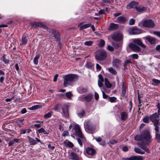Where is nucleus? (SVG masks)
<instances>
[{"instance_id":"423d86ee","label":"nucleus","mask_w":160,"mask_h":160,"mask_svg":"<svg viewBox=\"0 0 160 160\" xmlns=\"http://www.w3.org/2000/svg\"><path fill=\"white\" fill-rule=\"evenodd\" d=\"M62 113L63 117L65 118L69 117V114L68 111V106L67 105H64L62 107Z\"/></svg>"},{"instance_id":"864d4df0","label":"nucleus","mask_w":160,"mask_h":160,"mask_svg":"<svg viewBox=\"0 0 160 160\" xmlns=\"http://www.w3.org/2000/svg\"><path fill=\"white\" fill-rule=\"evenodd\" d=\"M126 93V88L124 87V85H122V94L124 96Z\"/></svg>"},{"instance_id":"09e8293b","label":"nucleus","mask_w":160,"mask_h":160,"mask_svg":"<svg viewBox=\"0 0 160 160\" xmlns=\"http://www.w3.org/2000/svg\"><path fill=\"white\" fill-rule=\"evenodd\" d=\"M109 101L111 102H114L116 99V98L114 97H110L109 98Z\"/></svg>"},{"instance_id":"20e7f679","label":"nucleus","mask_w":160,"mask_h":160,"mask_svg":"<svg viewBox=\"0 0 160 160\" xmlns=\"http://www.w3.org/2000/svg\"><path fill=\"white\" fill-rule=\"evenodd\" d=\"M84 126L85 128L89 131H93L96 129V126L90 120L85 122Z\"/></svg>"},{"instance_id":"e433bc0d","label":"nucleus","mask_w":160,"mask_h":160,"mask_svg":"<svg viewBox=\"0 0 160 160\" xmlns=\"http://www.w3.org/2000/svg\"><path fill=\"white\" fill-rule=\"evenodd\" d=\"M132 62L130 60H126L124 63V67L125 69H127L126 67L129 65V63H131Z\"/></svg>"},{"instance_id":"473e14b6","label":"nucleus","mask_w":160,"mask_h":160,"mask_svg":"<svg viewBox=\"0 0 160 160\" xmlns=\"http://www.w3.org/2000/svg\"><path fill=\"white\" fill-rule=\"evenodd\" d=\"M91 26V23L85 24L83 25L80 26V28L81 29L83 30V29H85L89 27H90Z\"/></svg>"},{"instance_id":"cd10ccee","label":"nucleus","mask_w":160,"mask_h":160,"mask_svg":"<svg viewBox=\"0 0 160 160\" xmlns=\"http://www.w3.org/2000/svg\"><path fill=\"white\" fill-rule=\"evenodd\" d=\"M146 8L143 6H140L136 7V10L138 12H142L146 10Z\"/></svg>"},{"instance_id":"052dcab7","label":"nucleus","mask_w":160,"mask_h":160,"mask_svg":"<svg viewBox=\"0 0 160 160\" xmlns=\"http://www.w3.org/2000/svg\"><path fill=\"white\" fill-rule=\"evenodd\" d=\"M67 145L69 147L71 148H72L73 146V144L70 142H69L67 143Z\"/></svg>"},{"instance_id":"f3484780","label":"nucleus","mask_w":160,"mask_h":160,"mask_svg":"<svg viewBox=\"0 0 160 160\" xmlns=\"http://www.w3.org/2000/svg\"><path fill=\"white\" fill-rule=\"evenodd\" d=\"M68 158L72 160H80V158L78 155L73 152L70 153L68 156Z\"/></svg>"},{"instance_id":"69168bd1","label":"nucleus","mask_w":160,"mask_h":160,"mask_svg":"<svg viewBox=\"0 0 160 160\" xmlns=\"http://www.w3.org/2000/svg\"><path fill=\"white\" fill-rule=\"evenodd\" d=\"M103 97L104 98H107L108 97V96L103 91H102Z\"/></svg>"},{"instance_id":"4d7b16f0","label":"nucleus","mask_w":160,"mask_h":160,"mask_svg":"<svg viewBox=\"0 0 160 160\" xmlns=\"http://www.w3.org/2000/svg\"><path fill=\"white\" fill-rule=\"evenodd\" d=\"M94 96L95 100H97L99 98V95L96 92H95Z\"/></svg>"},{"instance_id":"f03ea898","label":"nucleus","mask_w":160,"mask_h":160,"mask_svg":"<svg viewBox=\"0 0 160 160\" xmlns=\"http://www.w3.org/2000/svg\"><path fill=\"white\" fill-rule=\"evenodd\" d=\"M63 78V85L65 87H66L71 82L76 80L78 78V76L75 74H69L64 76Z\"/></svg>"},{"instance_id":"72a5a7b5","label":"nucleus","mask_w":160,"mask_h":160,"mask_svg":"<svg viewBox=\"0 0 160 160\" xmlns=\"http://www.w3.org/2000/svg\"><path fill=\"white\" fill-rule=\"evenodd\" d=\"M109 72L114 75H116L117 72L116 71L112 68H108Z\"/></svg>"},{"instance_id":"7ed1b4c3","label":"nucleus","mask_w":160,"mask_h":160,"mask_svg":"<svg viewBox=\"0 0 160 160\" xmlns=\"http://www.w3.org/2000/svg\"><path fill=\"white\" fill-rule=\"evenodd\" d=\"M107 53L106 52L103 50H98L96 52V54L95 57L96 59L102 61L106 58Z\"/></svg>"},{"instance_id":"f257e3e1","label":"nucleus","mask_w":160,"mask_h":160,"mask_svg":"<svg viewBox=\"0 0 160 160\" xmlns=\"http://www.w3.org/2000/svg\"><path fill=\"white\" fill-rule=\"evenodd\" d=\"M152 139L149 132L145 131L143 133V137L142 142H138V146L148 153H150V151L146 145H149L152 142Z\"/></svg>"},{"instance_id":"3c124183","label":"nucleus","mask_w":160,"mask_h":160,"mask_svg":"<svg viewBox=\"0 0 160 160\" xmlns=\"http://www.w3.org/2000/svg\"><path fill=\"white\" fill-rule=\"evenodd\" d=\"M135 22V19L132 18L130 19L129 21V24L130 25H133Z\"/></svg>"},{"instance_id":"2eb2a0df","label":"nucleus","mask_w":160,"mask_h":160,"mask_svg":"<svg viewBox=\"0 0 160 160\" xmlns=\"http://www.w3.org/2000/svg\"><path fill=\"white\" fill-rule=\"evenodd\" d=\"M138 4V3L136 2L133 1L130 2L127 6V8L128 9L131 8H135L136 9Z\"/></svg>"},{"instance_id":"49530a36","label":"nucleus","mask_w":160,"mask_h":160,"mask_svg":"<svg viewBox=\"0 0 160 160\" xmlns=\"http://www.w3.org/2000/svg\"><path fill=\"white\" fill-rule=\"evenodd\" d=\"M66 96L68 99L71 98L72 96V94L70 92H67L65 93Z\"/></svg>"},{"instance_id":"c03bdc74","label":"nucleus","mask_w":160,"mask_h":160,"mask_svg":"<svg viewBox=\"0 0 160 160\" xmlns=\"http://www.w3.org/2000/svg\"><path fill=\"white\" fill-rule=\"evenodd\" d=\"M61 105L59 104H56L54 106V108L53 109L55 111H57L58 110V109H59V108L60 107Z\"/></svg>"},{"instance_id":"4c0bfd02","label":"nucleus","mask_w":160,"mask_h":160,"mask_svg":"<svg viewBox=\"0 0 160 160\" xmlns=\"http://www.w3.org/2000/svg\"><path fill=\"white\" fill-rule=\"evenodd\" d=\"M52 112L51 111L50 112H48V113L46 114L44 116V118H50L52 116Z\"/></svg>"},{"instance_id":"a19ab883","label":"nucleus","mask_w":160,"mask_h":160,"mask_svg":"<svg viewBox=\"0 0 160 160\" xmlns=\"http://www.w3.org/2000/svg\"><path fill=\"white\" fill-rule=\"evenodd\" d=\"M112 44L113 46L114 47V48H117L119 47L121 44V43L120 42L119 43H114V42H112Z\"/></svg>"},{"instance_id":"b1692460","label":"nucleus","mask_w":160,"mask_h":160,"mask_svg":"<svg viewBox=\"0 0 160 160\" xmlns=\"http://www.w3.org/2000/svg\"><path fill=\"white\" fill-rule=\"evenodd\" d=\"M32 24V26L35 25L36 26H38L41 27H43L46 28H47V27L46 26V25L45 24H42L40 22H33Z\"/></svg>"},{"instance_id":"dca6fc26","label":"nucleus","mask_w":160,"mask_h":160,"mask_svg":"<svg viewBox=\"0 0 160 160\" xmlns=\"http://www.w3.org/2000/svg\"><path fill=\"white\" fill-rule=\"evenodd\" d=\"M121 61L118 59H114L112 61V64L113 67L116 68L119 67L121 63Z\"/></svg>"},{"instance_id":"f704fd0d","label":"nucleus","mask_w":160,"mask_h":160,"mask_svg":"<svg viewBox=\"0 0 160 160\" xmlns=\"http://www.w3.org/2000/svg\"><path fill=\"white\" fill-rule=\"evenodd\" d=\"M109 27L111 29H116L118 28V25L114 23H111Z\"/></svg>"},{"instance_id":"c85d7f7f","label":"nucleus","mask_w":160,"mask_h":160,"mask_svg":"<svg viewBox=\"0 0 160 160\" xmlns=\"http://www.w3.org/2000/svg\"><path fill=\"white\" fill-rule=\"evenodd\" d=\"M104 81L106 87L108 88H111L112 86V84L108 80V79L106 78H105Z\"/></svg>"},{"instance_id":"8fccbe9b","label":"nucleus","mask_w":160,"mask_h":160,"mask_svg":"<svg viewBox=\"0 0 160 160\" xmlns=\"http://www.w3.org/2000/svg\"><path fill=\"white\" fill-rule=\"evenodd\" d=\"M149 117L146 116L143 118V121L145 123H148L149 121Z\"/></svg>"},{"instance_id":"aec40b11","label":"nucleus","mask_w":160,"mask_h":160,"mask_svg":"<svg viewBox=\"0 0 160 160\" xmlns=\"http://www.w3.org/2000/svg\"><path fill=\"white\" fill-rule=\"evenodd\" d=\"M22 43L20 44L25 45L28 42V39H27V36L26 34H24L22 36L21 40Z\"/></svg>"},{"instance_id":"5701e85b","label":"nucleus","mask_w":160,"mask_h":160,"mask_svg":"<svg viewBox=\"0 0 160 160\" xmlns=\"http://www.w3.org/2000/svg\"><path fill=\"white\" fill-rule=\"evenodd\" d=\"M145 38L151 44H153L155 43L156 40L154 38L149 36H147Z\"/></svg>"},{"instance_id":"338daca9","label":"nucleus","mask_w":160,"mask_h":160,"mask_svg":"<svg viewBox=\"0 0 160 160\" xmlns=\"http://www.w3.org/2000/svg\"><path fill=\"white\" fill-rule=\"evenodd\" d=\"M48 147L51 150H53L55 148V147L52 146L50 144H49L48 145Z\"/></svg>"},{"instance_id":"a878e982","label":"nucleus","mask_w":160,"mask_h":160,"mask_svg":"<svg viewBox=\"0 0 160 160\" xmlns=\"http://www.w3.org/2000/svg\"><path fill=\"white\" fill-rule=\"evenodd\" d=\"M128 115L127 112H122L121 115V119L122 120L124 121L128 118Z\"/></svg>"},{"instance_id":"a211bd4d","label":"nucleus","mask_w":160,"mask_h":160,"mask_svg":"<svg viewBox=\"0 0 160 160\" xmlns=\"http://www.w3.org/2000/svg\"><path fill=\"white\" fill-rule=\"evenodd\" d=\"M86 150L87 153L91 156H93L95 153V149L91 148L88 147L86 148Z\"/></svg>"},{"instance_id":"bb28decb","label":"nucleus","mask_w":160,"mask_h":160,"mask_svg":"<svg viewBox=\"0 0 160 160\" xmlns=\"http://www.w3.org/2000/svg\"><path fill=\"white\" fill-rule=\"evenodd\" d=\"M135 152L138 154H145V152L142 151L140 149L138 148H134Z\"/></svg>"},{"instance_id":"ea45409f","label":"nucleus","mask_w":160,"mask_h":160,"mask_svg":"<svg viewBox=\"0 0 160 160\" xmlns=\"http://www.w3.org/2000/svg\"><path fill=\"white\" fill-rule=\"evenodd\" d=\"M155 139L158 142H160V134L159 133H155Z\"/></svg>"},{"instance_id":"6e6552de","label":"nucleus","mask_w":160,"mask_h":160,"mask_svg":"<svg viewBox=\"0 0 160 160\" xmlns=\"http://www.w3.org/2000/svg\"><path fill=\"white\" fill-rule=\"evenodd\" d=\"M129 33L132 34H138L142 33V30L139 29L137 27H133L129 29L128 30Z\"/></svg>"},{"instance_id":"1a4fd4ad","label":"nucleus","mask_w":160,"mask_h":160,"mask_svg":"<svg viewBox=\"0 0 160 160\" xmlns=\"http://www.w3.org/2000/svg\"><path fill=\"white\" fill-rule=\"evenodd\" d=\"M112 38L116 41H120L122 38V34L118 32L114 33L112 36Z\"/></svg>"},{"instance_id":"4be33fe9","label":"nucleus","mask_w":160,"mask_h":160,"mask_svg":"<svg viewBox=\"0 0 160 160\" xmlns=\"http://www.w3.org/2000/svg\"><path fill=\"white\" fill-rule=\"evenodd\" d=\"M93 97V95L92 94H89L84 96L83 99L87 102H90Z\"/></svg>"},{"instance_id":"c756f323","label":"nucleus","mask_w":160,"mask_h":160,"mask_svg":"<svg viewBox=\"0 0 160 160\" xmlns=\"http://www.w3.org/2000/svg\"><path fill=\"white\" fill-rule=\"evenodd\" d=\"M78 116L80 118H82L85 115V113L83 109L81 111L78 113Z\"/></svg>"},{"instance_id":"0eeeda50","label":"nucleus","mask_w":160,"mask_h":160,"mask_svg":"<svg viewBox=\"0 0 160 160\" xmlns=\"http://www.w3.org/2000/svg\"><path fill=\"white\" fill-rule=\"evenodd\" d=\"M49 34H50L51 32L52 33L51 34H50V37H54L57 40L59 41L60 35L58 31L56 29H52L49 31Z\"/></svg>"},{"instance_id":"f8f14e48","label":"nucleus","mask_w":160,"mask_h":160,"mask_svg":"<svg viewBox=\"0 0 160 160\" xmlns=\"http://www.w3.org/2000/svg\"><path fill=\"white\" fill-rule=\"evenodd\" d=\"M27 138L29 140L30 144L31 145L36 144L38 142H39L41 144L42 143L41 141L37 138H35V140H34L33 138H31L29 136H28Z\"/></svg>"},{"instance_id":"5fc2aeb1","label":"nucleus","mask_w":160,"mask_h":160,"mask_svg":"<svg viewBox=\"0 0 160 160\" xmlns=\"http://www.w3.org/2000/svg\"><path fill=\"white\" fill-rule=\"evenodd\" d=\"M157 107L158 109V113L159 115H160V104L159 102H158L157 104Z\"/></svg>"},{"instance_id":"e2e57ef3","label":"nucleus","mask_w":160,"mask_h":160,"mask_svg":"<svg viewBox=\"0 0 160 160\" xmlns=\"http://www.w3.org/2000/svg\"><path fill=\"white\" fill-rule=\"evenodd\" d=\"M45 129L43 128H41L38 130V132L39 133L43 132H44Z\"/></svg>"},{"instance_id":"de8ad7c7","label":"nucleus","mask_w":160,"mask_h":160,"mask_svg":"<svg viewBox=\"0 0 160 160\" xmlns=\"http://www.w3.org/2000/svg\"><path fill=\"white\" fill-rule=\"evenodd\" d=\"M98 78L99 79L98 80V81H101L102 82H104V79L103 78L102 75L101 74H99L98 75Z\"/></svg>"},{"instance_id":"412c9836","label":"nucleus","mask_w":160,"mask_h":160,"mask_svg":"<svg viewBox=\"0 0 160 160\" xmlns=\"http://www.w3.org/2000/svg\"><path fill=\"white\" fill-rule=\"evenodd\" d=\"M133 42L134 43L137 44L142 47H145V45L142 43L141 40L140 39H133Z\"/></svg>"},{"instance_id":"c9c22d12","label":"nucleus","mask_w":160,"mask_h":160,"mask_svg":"<svg viewBox=\"0 0 160 160\" xmlns=\"http://www.w3.org/2000/svg\"><path fill=\"white\" fill-rule=\"evenodd\" d=\"M31 131V130L29 129H22L20 130V133L21 134H24L26 133H29Z\"/></svg>"},{"instance_id":"ddd939ff","label":"nucleus","mask_w":160,"mask_h":160,"mask_svg":"<svg viewBox=\"0 0 160 160\" xmlns=\"http://www.w3.org/2000/svg\"><path fill=\"white\" fill-rule=\"evenodd\" d=\"M144 157L142 156H133L129 158H124L122 160H143Z\"/></svg>"},{"instance_id":"13d9d810","label":"nucleus","mask_w":160,"mask_h":160,"mask_svg":"<svg viewBox=\"0 0 160 160\" xmlns=\"http://www.w3.org/2000/svg\"><path fill=\"white\" fill-rule=\"evenodd\" d=\"M132 58L133 59H137L138 58V54H134L132 55Z\"/></svg>"},{"instance_id":"680f3d73","label":"nucleus","mask_w":160,"mask_h":160,"mask_svg":"<svg viewBox=\"0 0 160 160\" xmlns=\"http://www.w3.org/2000/svg\"><path fill=\"white\" fill-rule=\"evenodd\" d=\"M102 82L101 81H98V86L100 87H102L103 86Z\"/></svg>"},{"instance_id":"4468645a","label":"nucleus","mask_w":160,"mask_h":160,"mask_svg":"<svg viewBox=\"0 0 160 160\" xmlns=\"http://www.w3.org/2000/svg\"><path fill=\"white\" fill-rule=\"evenodd\" d=\"M129 47V48L133 51L138 52L140 50V48L133 43H130Z\"/></svg>"},{"instance_id":"603ef678","label":"nucleus","mask_w":160,"mask_h":160,"mask_svg":"<svg viewBox=\"0 0 160 160\" xmlns=\"http://www.w3.org/2000/svg\"><path fill=\"white\" fill-rule=\"evenodd\" d=\"M86 66L89 68H92V64L91 62H88L86 64Z\"/></svg>"},{"instance_id":"37998d69","label":"nucleus","mask_w":160,"mask_h":160,"mask_svg":"<svg viewBox=\"0 0 160 160\" xmlns=\"http://www.w3.org/2000/svg\"><path fill=\"white\" fill-rule=\"evenodd\" d=\"M93 43V42L92 41H87L85 42L84 43V44L85 45L88 46H91L92 45Z\"/></svg>"},{"instance_id":"9d476101","label":"nucleus","mask_w":160,"mask_h":160,"mask_svg":"<svg viewBox=\"0 0 160 160\" xmlns=\"http://www.w3.org/2000/svg\"><path fill=\"white\" fill-rule=\"evenodd\" d=\"M159 114H158L157 113H155L150 117V119L154 124H155L156 122H159Z\"/></svg>"},{"instance_id":"774afa93","label":"nucleus","mask_w":160,"mask_h":160,"mask_svg":"<svg viewBox=\"0 0 160 160\" xmlns=\"http://www.w3.org/2000/svg\"><path fill=\"white\" fill-rule=\"evenodd\" d=\"M95 140L98 142H100L101 141V138L100 137H98L95 138Z\"/></svg>"},{"instance_id":"2f4dec72","label":"nucleus","mask_w":160,"mask_h":160,"mask_svg":"<svg viewBox=\"0 0 160 160\" xmlns=\"http://www.w3.org/2000/svg\"><path fill=\"white\" fill-rule=\"evenodd\" d=\"M152 84L154 86H157L160 83V80L156 79H153L152 80Z\"/></svg>"},{"instance_id":"6ab92c4d","label":"nucleus","mask_w":160,"mask_h":160,"mask_svg":"<svg viewBox=\"0 0 160 160\" xmlns=\"http://www.w3.org/2000/svg\"><path fill=\"white\" fill-rule=\"evenodd\" d=\"M116 22L120 23H124L126 21V18L122 16H120L117 18Z\"/></svg>"},{"instance_id":"0e129e2a","label":"nucleus","mask_w":160,"mask_h":160,"mask_svg":"<svg viewBox=\"0 0 160 160\" xmlns=\"http://www.w3.org/2000/svg\"><path fill=\"white\" fill-rule=\"evenodd\" d=\"M109 142L110 143L112 144H115L117 143V141L114 140H110Z\"/></svg>"},{"instance_id":"58836bf2","label":"nucleus","mask_w":160,"mask_h":160,"mask_svg":"<svg viewBox=\"0 0 160 160\" xmlns=\"http://www.w3.org/2000/svg\"><path fill=\"white\" fill-rule=\"evenodd\" d=\"M40 57V56L38 55L36 56L33 59L34 63L35 64H37L38 63V59Z\"/></svg>"},{"instance_id":"6e6d98bb","label":"nucleus","mask_w":160,"mask_h":160,"mask_svg":"<svg viewBox=\"0 0 160 160\" xmlns=\"http://www.w3.org/2000/svg\"><path fill=\"white\" fill-rule=\"evenodd\" d=\"M107 49L108 50L111 51H112L114 50V49L113 47L110 45H108V46Z\"/></svg>"},{"instance_id":"39448f33","label":"nucleus","mask_w":160,"mask_h":160,"mask_svg":"<svg viewBox=\"0 0 160 160\" xmlns=\"http://www.w3.org/2000/svg\"><path fill=\"white\" fill-rule=\"evenodd\" d=\"M143 26L148 28H153L155 26V24L151 19H147L144 20L142 23Z\"/></svg>"},{"instance_id":"7c9ffc66","label":"nucleus","mask_w":160,"mask_h":160,"mask_svg":"<svg viewBox=\"0 0 160 160\" xmlns=\"http://www.w3.org/2000/svg\"><path fill=\"white\" fill-rule=\"evenodd\" d=\"M154 124V126H155V129L156 132V133H158L159 132V127L158 126L160 125V122H156Z\"/></svg>"},{"instance_id":"a18cd8bd","label":"nucleus","mask_w":160,"mask_h":160,"mask_svg":"<svg viewBox=\"0 0 160 160\" xmlns=\"http://www.w3.org/2000/svg\"><path fill=\"white\" fill-rule=\"evenodd\" d=\"M41 106L38 105H36L31 107L30 108L31 110H35L36 109L41 108Z\"/></svg>"},{"instance_id":"9b49d317","label":"nucleus","mask_w":160,"mask_h":160,"mask_svg":"<svg viewBox=\"0 0 160 160\" xmlns=\"http://www.w3.org/2000/svg\"><path fill=\"white\" fill-rule=\"evenodd\" d=\"M76 134L81 138H83V136L81 132L79 126L78 125H75L74 127Z\"/></svg>"},{"instance_id":"79ce46f5","label":"nucleus","mask_w":160,"mask_h":160,"mask_svg":"<svg viewBox=\"0 0 160 160\" xmlns=\"http://www.w3.org/2000/svg\"><path fill=\"white\" fill-rule=\"evenodd\" d=\"M105 44V41L103 40L102 39L99 42L98 46L99 47H102L104 46Z\"/></svg>"},{"instance_id":"393cba45","label":"nucleus","mask_w":160,"mask_h":160,"mask_svg":"<svg viewBox=\"0 0 160 160\" xmlns=\"http://www.w3.org/2000/svg\"><path fill=\"white\" fill-rule=\"evenodd\" d=\"M143 137V133L140 135H137L135 136L134 138V139L137 141H141V142L142 141V140Z\"/></svg>"},{"instance_id":"bf43d9fd","label":"nucleus","mask_w":160,"mask_h":160,"mask_svg":"<svg viewBox=\"0 0 160 160\" xmlns=\"http://www.w3.org/2000/svg\"><path fill=\"white\" fill-rule=\"evenodd\" d=\"M68 131H64L63 132L62 135V136L64 137H65L66 136H68Z\"/></svg>"}]
</instances>
